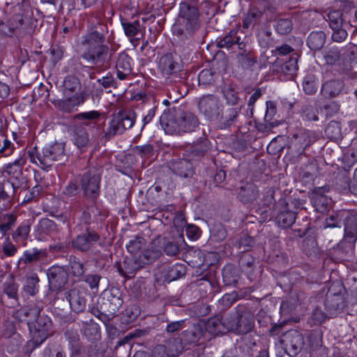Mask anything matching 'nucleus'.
I'll return each mask as SVG.
<instances>
[{"mask_svg":"<svg viewBox=\"0 0 357 357\" xmlns=\"http://www.w3.org/2000/svg\"><path fill=\"white\" fill-rule=\"evenodd\" d=\"M97 48L98 50L96 52V54H85L84 56L85 59L89 62H91L92 63L97 64L100 60L105 59L107 58V49L105 47L98 46Z\"/></svg>","mask_w":357,"mask_h":357,"instance_id":"obj_18","label":"nucleus"},{"mask_svg":"<svg viewBox=\"0 0 357 357\" xmlns=\"http://www.w3.org/2000/svg\"><path fill=\"white\" fill-rule=\"evenodd\" d=\"M321 190H315L312 196V201L317 211L324 212L326 210L327 199L321 195Z\"/></svg>","mask_w":357,"mask_h":357,"instance_id":"obj_14","label":"nucleus"},{"mask_svg":"<svg viewBox=\"0 0 357 357\" xmlns=\"http://www.w3.org/2000/svg\"><path fill=\"white\" fill-rule=\"evenodd\" d=\"M157 351H164V348L162 346H159L156 348Z\"/></svg>","mask_w":357,"mask_h":357,"instance_id":"obj_62","label":"nucleus"},{"mask_svg":"<svg viewBox=\"0 0 357 357\" xmlns=\"http://www.w3.org/2000/svg\"><path fill=\"white\" fill-rule=\"evenodd\" d=\"M128 73H126L125 71L121 72V70H117V75L118 77L121 79H125L126 75H127Z\"/></svg>","mask_w":357,"mask_h":357,"instance_id":"obj_53","label":"nucleus"},{"mask_svg":"<svg viewBox=\"0 0 357 357\" xmlns=\"http://www.w3.org/2000/svg\"><path fill=\"white\" fill-rule=\"evenodd\" d=\"M324 44V34L322 32L311 33L307 38V45L310 49H319Z\"/></svg>","mask_w":357,"mask_h":357,"instance_id":"obj_17","label":"nucleus"},{"mask_svg":"<svg viewBox=\"0 0 357 357\" xmlns=\"http://www.w3.org/2000/svg\"><path fill=\"white\" fill-rule=\"evenodd\" d=\"M179 165L183 167V166H185L188 168H190V165L185 160H183V161H181Z\"/></svg>","mask_w":357,"mask_h":357,"instance_id":"obj_56","label":"nucleus"},{"mask_svg":"<svg viewBox=\"0 0 357 357\" xmlns=\"http://www.w3.org/2000/svg\"><path fill=\"white\" fill-rule=\"evenodd\" d=\"M179 173H180L181 175L186 177V176H189L190 174L191 171L189 169L187 172H183V171L180 170Z\"/></svg>","mask_w":357,"mask_h":357,"instance_id":"obj_57","label":"nucleus"},{"mask_svg":"<svg viewBox=\"0 0 357 357\" xmlns=\"http://www.w3.org/2000/svg\"><path fill=\"white\" fill-rule=\"evenodd\" d=\"M10 145L11 143L9 141L4 140L3 146H0V153H3L6 156L9 155L12 152V151L9 149Z\"/></svg>","mask_w":357,"mask_h":357,"instance_id":"obj_42","label":"nucleus"},{"mask_svg":"<svg viewBox=\"0 0 357 357\" xmlns=\"http://www.w3.org/2000/svg\"><path fill=\"white\" fill-rule=\"evenodd\" d=\"M198 126V120L192 114H186L178 119V127L175 132L178 133L190 132Z\"/></svg>","mask_w":357,"mask_h":357,"instance_id":"obj_9","label":"nucleus"},{"mask_svg":"<svg viewBox=\"0 0 357 357\" xmlns=\"http://www.w3.org/2000/svg\"><path fill=\"white\" fill-rule=\"evenodd\" d=\"M199 82L202 84H210L213 82V75L209 70H203L199 75Z\"/></svg>","mask_w":357,"mask_h":357,"instance_id":"obj_25","label":"nucleus"},{"mask_svg":"<svg viewBox=\"0 0 357 357\" xmlns=\"http://www.w3.org/2000/svg\"><path fill=\"white\" fill-rule=\"evenodd\" d=\"M99 116V114L96 111H89L86 112H82L78 114L77 115V118L79 119H94Z\"/></svg>","mask_w":357,"mask_h":357,"instance_id":"obj_34","label":"nucleus"},{"mask_svg":"<svg viewBox=\"0 0 357 357\" xmlns=\"http://www.w3.org/2000/svg\"><path fill=\"white\" fill-rule=\"evenodd\" d=\"M68 298L70 307L73 311L79 312L84 310L86 301L79 291L72 289L68 294Z\"/></svg>","mask_w":357,"mask_h":357,"instance_id":"obj_8","label":"nucleus"},{"mask_svg":"<svg viewBox=\"0 0 357 357\" xmlns=\"http://www.w3.org/2000/svg\"><path fill=\"white\" fill-rule=\"evenodd\" d=\"M287 349L296 354L303 345V337L297 331H290L284 335L282 340Z\"/></svg>","mask_w":357,"mask_h":357,"instance_id":"obj_5","label":"nucleus"},{"mask_svg":"<svg viewBox=\"0 0 357 357\" xmlns=\"http://www.w3.org/2000/svg\"><path fill=\"white\" fill-rule=\"evenodd\" d=\"M44 158L40 160L41 163L50 165V162L59 160L63 157L64 145L62 143L56 142L52 144H47L43 149Z\"/></svg>","mask_w":357,"mask_h":357,"instance_id":"obj_4","label":"nucleus"},{"mask_svg":"<svg viewBox=\"0 0 357 357\" xmlns=\"http://www.w3.org/2000/svg\"><path fill=\"white\" fill-rule=\"evenodd\" d=\"M100 176L98 174H86L82 178V187L84 195L95 197L99 191Z\"/></svg>","mask_w":357,"mask_h":357,"instance_id":"obj_6","label":"nucleus"},{"mask_svg":"<svg viewBox=\"0 0 357 357\" xmlns=\"http://www.w3.org/2000/svg\"><path fill=\"white\" fill-rule=\"evenodd\" d=\"M160 255V251L158 249L153 250H146L144 253V257L147 259V262L151 261L158 258Z\"/></svg>","mask_w":357,"mask_h":357,"instance_id":"obj_36","label":"nucleus"},{"mask_svg":"<svg viewBox=\"0 0 357 357\" xmlns=\"http://www.w3.org/2000/svg\"><path fill=\"white\" fill-rule=\"evenodd\" d=\"M56 357H63V353L60 351L57 352Z\"/></svg>","mask_w":357,"mask_h":357,"instance_id":"obj_63","label":"nucleus"},{"mask_svg":"<svg viewBox=\"0 0 357 357\" xmlns=\"http://www.w3.org/2000/svg\"><path fill=\"white\" fill-rule=\"evenodd\" d=\"M326 132L328 136L334 137L335 135L339 134L340 129L337 123H332L327 126Z\"/></svg>","mask_w":357,"mask_h":357,"instance_id":"obj_35","label":"nucleus"},{"mask_svg":"<svg viewBox=\"0 0 357 357\" xmlns=\"http://www.w3.org/2000/svg\"><path fill=\"white\" fill-rule=\"evenodd\" d=\"M57 0H42L43 2H49L51 3H54Z\"/></svg>","mask_w":357,"mask_h":357,"instance_id":"obj_61","label":"nucleus"},{"mask_svg":"<svg viewBox=\"0 0 357 357\" xmlns=\"http://www.w3.org/2000/svg\"><path fill=\"white\" fill-rule=\"evenodd\" d=\"M3 250L6 256L10 257L15 254V252H17V248L11 243L6 242L3 246Z\"/></svg>","mask_w":357,"mask_h":357,"instance_id":"obj_31","label":"nucleus"},{"mask_svg":"<svg viewBox=\"0 0 357 357\" xmlns=\"http://www.w3.org/2000/svg\"><path fill=\"white\" fill-rule=\"evenodd\" d=\"M266 107H267V113L269 112L271 110V112H273L274 106L273 103L272 102H266Z\"/></svg>","mask_w":357,"mask_h":357,"instance_id":"obj_52","label":"nucleus"},{"mask_svg":"<svg viewBox=\"0 0 357 357\" xmlns=\"http://www.w3.org/2000/svg\"><path fill=\"white\" fill-rule=\"evenodd\" d=\"M119 272L123 275H124L125 277H130L131 275L133 274L134 271H123L122 266H120L119 268Z\"/></svg>","mask_w":357,"mask_h":357,"instance_id":"obj_50","label":"nucleus"},{"mask_svg":"<svg viewBox=\"0 0 357 357\" xmlns=\"http://www.w3.org/2000/svg\"><path fill=\"white\" fill-rule=\"evenodd\" d=\"M303 87L305 93L308 94H312L317 90V88L314 84L310 82H304L303 84Z\"/></svg>","mask_w":357,"mask_h":357,"instance_id":"obj_40","label":"nucleus"},{"mask_svg":"<svg viewBox=\"0 0 357 357\" xmlns=\"http://www.w3.org/2000/svg\"><path fill=\"white\" fill-rule=\"evenodd\" d=\"M292 29V23L288 19H282L278 21L275 29L280 34H286Z\"/></svg>","mask_w":357,"mask_h":357,"instance_id":"obj_23","label":"nucleus"},{"mask_svg":"<svg viewBox=\"0 0 357 357\" xmlns=\"http://www.w3.org/2000/svg\"><path fill=\"white\" fill-rule=\"evenodd\" d=\"M252 327V323L251 321H248L247 322L246 326L244 329H241V328L239 329V333H247L251 330Z\"/></svg>","mask_w":357,"mask_h":357,"instance_id":"obj_49","label":"nucleus"},{"mask_svg":"<svg viewBox=\"0 0 357 357\" xmlns=\"http://www.w3.org/2000/svg\"><path fill=\"white\" fill-rule=\"evenodd\" d=\"M119 119H121V123L124 130L129 129L134 125L135 118L132 113H122L118 115Z\"/></svg>","mask_w":357,"mask_h":357,"instance_id":"obj_22","label":"nucleus"},{"mask_svg":"<svg viewBox=\"0 0 357 357\" xmlns=\"http://www.w3.org/2000/svg\"><path fill=\"white\" fill-rule=\"evenodd\" d=\"M325 316L323 314H321V317H315L317 321L321 323L324 321Z\"/></svg>","mask_w":357,"mask_h":357,"instance_id":"obj_58","label":"nucleus"},{"mask_svg":"<svg viewBox=\"0 0 357 357\" xmlns=\"http://www.w3.org/2000/svg\"><path fill=\"white\" fill-rule=\"evenodd\" d=\"M221 327L222 324L218 319L211 321L208 324V331L213 335L224 333V331H222L220 329Z\"/></svg>","mask_w":357,"mask_h":357,"instance_id":"obj_28","label":"nucleus"},{"mask_svg":"<svg viewBox=\"0 0 357 357\" xmlns=\"http://www.w3.org/2000/svg\"><path fill=\"white\" fill-rule=\"evenodd\" d=\"M222 357H235V356H231L229 354H225L223 355Z\"/></svg>","mask_w":357,"mask_h":357,"instance_id":"obj_64","label":"nucleus"},{"mask_svg":"<svg viewBox=\"0 0 357 357\" xmlns=\"http://www.w3.org/2000/svg\"><path fill=\"white\" fill-rule=\"evenodd\" d=\"M199 13L197 8L194 6H190L186 3H182L180 5V18L178 24L173 26L174 32L177 34L184 33L183 28L186 32L190 33L199 26Z\"/></svg>","mask_w":357,"mask_h":357,"instance_id":"obj_2","label":"nucleus"},{"mask_svg":"<svg viewBox=\"0 0 357 357\" xmlns=\"http://www.w3.org/2000/svg\"><path fill=\"white\" fill-rule=\"evenodd\" d=\"M52 225V221L48 219H44L40 222V226L41 227H51Z\"/></svg>","mask_w":357,"mask_h":357,"instance_id":"obj_48","label":"nucleus"},{"mask_svg":"<svg viewBox=\"0 0 357 357\" xmlns=\"http://www.w3.org/2000/svg\"><path fill=\"white\" fill-rule=\"evenodd\" d=\"M284 68L287 73H294L298 69L296 59L295 58H291L289 61L284 64Z\"/></svg>","mask_w":357,"mask_h":357,"instance_id":"obj_30","label":"nucleus"},{"mask_svg":"<svg viewBox=\"0 0 357 357\" xmlns=\"http://www.w3.org/2000/svg\"><path fill=\"white\" fill-rule=\"evenodd\" d=\"M328 18L330 20V26L334 30L332 35L333 40L338 43L343 41L347 38V33L344 29H339L342 22L339 12H330Z\"/></svg>","mask_w":357,"mask_h":357,"instance_id":"obj_7","label":"nucleus"},{"mask_svg":"<svg viewBox=\"0 0 357 357\" xmlns=\"http://www.w3.org/2000/svg\"><path fill=\"white\" fill-rule=\"evenodd\" d=\"M98 82L105 88H107L111 86V84L112 83V79L111 77H103L102 79H99Z\"/></svg>","mask_w":357,"mask_h":357,"instance_id":"obj_47","label":"nucleus"},{"mask_svg":"<svg viewBox=\"0 0 357 357\" xmlns=\"http://www.w3.org/2000/svg\"><path fill=\"white\" fill-rule=\"evenodd\" d=\"M15 218L12 215H5L0 217V232L6 234L13 225Z\"/></svg>","mask_w":357,"mask_h":357,"instance_id":"obj_21","label":"nucleus"},{"mask_svg":"<svg viewBox=\"0 0 357 357\" xmlns=\"http://www.w3.org/2000/svg\"><path fill=\"white\" fill-rule=\"evenodd\" d=\"M186 236L190 240L196 241L201 236L200 229L195 225H189L186 229Z\"/></svg>","mask_w":357,"mask_h":357,"instance_id":"obj_26","label":"nucleus"},{"mask_svg":"<svg viewBox=\"0 0 357 357\" xmlns=\"http://www.w3.org/2000/svg\"><path fill=\"white\" fill-rule=\"evenodd\" d=\"M82 93L78 79L74 77H68L63 82V94Z\"/></svg>","mask_w":357,"mask_h":357,"instance_id":"obj_12","label":"nucleus"},{"mask_svg":"<svg viewBox=\"0 0 357 357\" xmlns=\"http://www.w3.org/2000/svg\"><path fill=\"white\" fill-rule=\"evenodd\" d=\"M123 130L124 128L122 127V124L121 123V119H119L118 116H116L110 121L107 135L112 136L116 134L122 133Z\"/></svg>","mask_w":357,"mask_h":357,"instance_id":"obj_19","label":"nucleus"},{"mask_svg":"<svg viewBox=\"0 0 357 357\" xmlns=\"http://www.w3.org/2000/svg\"><path fill=\"white\" fill-rule=\"evenodd\" d=\"M122 26L123 28L124 32L126 35L128 37H135L137 36L140 31L139 23L137 22H135L133 23L130 22H123Z\"/></svg>","mask_w":357,"mask_h":357,"instance_id":"obj_20","label":"nucleus"},{"mask_svg":"<svg viewBox=\"0 0 357 357\" xmlns=\"http://www.w3.org/2000/svg\"><path fill=\"white\" fill-rule=\"evenodd\" d=\"M25 289L31 295H33L35 294L34 287H30L27 286Z\"/></svg>","mask_w":357,"mask_h":357,"instance_id":"obj_54","label":"nucleus"},{"mask_svg":"<svg viewBox=\"0 0 357 357\" xmlns=\"http://www.w3.org/2000/svg\"><path fill=\"white\" fill-rule=\"evenodd\" d=\"M73 139L75 144L79 148L84 147L89 143V136L84 128H77L75 130Z\"/></svg>","mask_w":357,"mask_h":357,"instance_id":"obj_15","label":"nucleus"},{"mask_svg":"<svg viewBox=\"0 0 357 357\" xmlns=\"http://www.w3.org/2000/svg\"><path fill=\"white\" fill-rule=\"evenodd\" d=\"M30 232V227L24 224L20 225L17 230V235L20 236L22 238H25L27 237Z\"/></svg>","mask_w":357,"mask_h":357,"instance_id":"obj_33","label":"nucleus"},{"mask_svg":"<svg viewBox=\"0 0 357 357\" xmlns=\"http://www.w3.org/2000/svg\"><path fill=\"white\" fill-rule=\"evenodd\" d=\"M71 269L74 275H79L83 273V267L79 262L74 261L71 263Z\"/></svg>","mask_w":357,"mask_h":357,"instance_id":"obj_38","label":"nucleus"},{"mask_svg":"<svg viewBox=\"0 0 357 357\" xmlns=\"http://www.w3.org/2000/svg\"><path fill=\"white\" fill-rule=\"evenodd\" d=\"M183 323V321L172 322L167 325V331L169 333H174L177 331Z\"/></svg>","mask_w":357,"mask_h":357,"instance_id":"obj_41","label":"nucleus"},{"mask_svg":"<svg viewBox=\"0 0 357 357\" xmlns=\"http://www.w3.org/2000/svg\"><path fill=\"white\" fill-rule=\"evenodd\" d=\"M132 67V59L131 58L125 53L119 54L118 60L116 61L117 70H122L126 73H130Z\"/></svg>","mask_w":357,"mask_h":357,"instance_id":"obj_16","label":"nucleus"},{"mask_svg":"<svg viewBox=\"0 0 357 357\" xmlns=\"http://www.w3.org/2000/svg\"><path fill=\"white\" fill-rule=\"evenodd\" d=\"M110 302V312L114 313L123 303L122 300L119 297H112Z\"/></svg>","mask_w":357,"mask_h":357,"instance_id":"obj_32","label":"nucleus"},{"mask_svg":"<svg viewBox=\"0 0 357 357\" xmlns=\"http://www.w3.org/2000/svg\"><path fill=\"white\" fill-rule=\"evenodd\" d=\"M339 226V224H338V222L336 220L335 222L334 223H326V227H338Z\"/></svg>","mask_w":357,"mask_h":357,"instance_id":"obj_55","label":"nucleus"},{"mask_svg":"<svg viewBox=\"0 0 357 357\" xmlns=\"http://www.w3.org/2000/svg\"><path fill=\"white\" fill-rule=\"evenodd\" d=\"M42 252L36 249L26 251L24 255V261L31 262L33 261L37 260L40 258Z\"/></svg>","mask_w":357,"mask_h":357,"instance_id":"obj_27","label":"nucleus"},{"mask_svg":"<svg viewBox=\"0 0 357 357\" xmlns=\"http://www.w3.org/2000/svg\"><path fill=\"white\" fill-rule=\"evenodd\" d=\"M78 191L77 185L75 183H70L66 188L65 193L67 195L72 196L77 194Z\"/></svg>","mask_w":357,"mask_h":357,"instance_id":"obj_39","label":"nucleus"},{"mask_svg":"<svg viewBox=\"0 0 357 357\" xmlns=\"http://www.w3.org/2000/svg\"><path fill=\"white\" fill-rule=\"evenodd\" d=\"M154 116H155L154 109H150L148 111L147 114L143 119L144 125H146V123H149L152 120V119L153 118Z\"/></svg>","mask_w":357,"mask_h":357,"instance_id":"obj_44","label":"nucleus"},{"mask_svg":"<svg viewBox=\"0 0 357 357\" xmlns=\"http://www.w3.org/2000/svg\"><path fill=\"white\" fill-rule=\"evenodd\" d=\"M357 231V226L354 225L352 228L349 229L348 227H345L344 233L345 235L349 237H354Z\"/></svg>","mask_w":357,"mask_h":357,"instance_id":"obj_45","label":"nucleus"},{"mask_svg":"<svg viewBox=\"0 0 357 357\" xmlns=\"http://www.w3.org/2000/svg\"><path fill=\"white\" fill-rule=\"evenodd\" d=\"M99 280L100 278L98 275H89L86 279V282L92 289L98 287Z\"/></svg>","mask_w":357,"mask_h":357,"instance_id":"obj_37","label":"nucleus"},{"mask_svg":"<svg viewBox=\"0 0 357 357\" xmlns=\"http://www.w3.org/2000/svg\"><path fill=\"white\" fill-rule=\"evenodd\" d=\"M342 83L338 81H330L326 82L322 88V93L328 97H333L339 94L342 90Z\"/></svg>","mask_w":357,"mask_h":357,"instance_id":"obj_11","label":"nucleus"},{"mask_svg":"<svg viewBox=\"0 0 357 357\" xmlns=\"http://www.w3.org/2000/svg\"><path fill=\"white\" fill-rule=\"evenodd\" d=\"M38 309L31 310L30 312H26L25 315L28 317L31 314V318L25 319L29 328L32 339L28 342L27 346L37 347L42 344L48 337L52 326L51 320L47 317H38L36 324L33 319L38 316Z\"/></svg>","mask_w":357,"mask_h":357,"instance_id":"obj_1","label":"nucleus"},{"mask_svg":"<svg viewBox=\"0 0 357 357\" xmlns=\"http://www.w3.org/2000/svg\"><path fill=\"white\" fill-rule=\"evenodd\" d=\"M289 222L287 224V225H290L294 220V215L293 214H289Z\"/></svg>","mask_w":357,"mask_h":357,"instance_id":"obj_59","label":"nucleus"},{"mask_svg":"<svg viewBox=\"0 0 357 357\" xmlns=\"http://www.w3.org/2000/svg\"><path fill=\"white\" fill-rule=\"evenodd\" d=\"M98 236L95 233H89L87 236H79L73 241V245L81 250H86L89 248L91 241H96Z\"/></svg>","mask_w":357,"mask_h":357,"instance_id":"obj_10","label":"nucleus"},{"mask_svg":"<svg viewBox=\"0 0 357 357\" xmlns=\"http://www.w3.org/2000/svg\"><path fill=\"white\" fill-rule=\"evenodd\" d=\"M257 357H268V355L265 351H264L260 353V354Z\"/></svg>","mask_w":357,"mask_h":357,"instance_id":"obj_60","label":"nucleus"},{"mask_svg":"<svg viewBox=\"0 0 357 357\" xmlns=\"http://www.w3.org/2000/svg\"><path fill=\"white\" fill-rule=\"evenodd\" d=\"M291 50H292L291 47L287 45H282L278 49L279 54H287L291 52Z\"/></svg>","mask_w":357,"mask_h":357,"instance_id":"obj_46","label":"nucleus"},{"mask_svg":"<svg viewBox=\"0 0 357 357\" xmlns=\"http://www.w3.org/2000/svg\"><path fill=\"white\" fill-rule=\"evenodd\" d=\"M178 243H168L165 247V252L169 256H174L179 252Z\"/></svg>","mask_w":357,"mask_h":357,"instance_id":"obj_29","label":"nucleus"},{"mask_svg":"<svg viewBox=\"0 0 357 357\" xmlns=\"http://www.w3.org/2000/svg\"><path fill=\"white\" fill-rule=\"evenodd\" d=\"M225 97L231 104L234 105L236 103L237 97L236 96L232 95L231 98H229L228 95L226 94Z\"/></svg>","mask_w":357,"mask_h":357,"instance_id":"obj_51","label":"nucleus"},{"mask_svg":"<svg viewBox=\"0 0 357 357\" xmlns=\"http://www.w3.org/2000/svg\"><path fill=\"white\" fill-rule=\"evenodd\" d=\"M84 97L82 93L64 94L63 98L55 101L54 105L59 109L70 112L84 102Z\"/></svg>","mask_w":357,"mask_h":357,"instance_id":"obj_3","label":"nucleus"},{"mask_svg":"<svg viewBox=\"0 0 357 357\" xmlns=\"http://www.w3.org/2000/svg\"><path fill=\"white\" fill-rule=\"evenodd\" d=\"M238 195L243 202H250L257 197V190L253 184H247L241 187Z\"/></svg>","mask_w":357,"mask_h":357,"instance_id":"obj_13","label":"nucleus"},{"mask_svg":"<svg viewBox=\"0 0 357 357\" xmlns=\"http://www.w3.org/2000/svg\"><path fill=\"white\" fill-rule=\"evenodd\" d=\"M20 173V164L18 161H15L13 164H8L6 166L3 174L4 176H13V177H17Z\"/></svg>","mask_w":357,"mask_h":357,"instance_id":"obj_24","label":"nucleus"},{"mask_svg":"<svg viewBox=\"0 0 357 357\" xmlns=\"http://www.w3.org/2000/svg\"><path fill=\"white\" fill-rule=\"evenodd\" d=\"M8 93V86L4 83L0 82V98H6Z\"/></svg>","mask_w":357,"mask_h":357,"instance_id":"obj_43","label":"nucleus"}]
</instances>
